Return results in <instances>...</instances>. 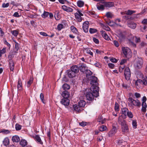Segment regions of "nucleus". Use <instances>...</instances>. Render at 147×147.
<instances>
[{"label":"nucleus","mask_w":147,"mask_h":147,"mask_svg":"<svg viewBox=\"0 0 147 147\" xmlns=\"http://www.w3.org/2000/svg\"><path fill=\"white\" fill-rule=\"evenodd\" d=\"M78 104L79 106L81 107L82 108L84 107L85 105L86 102L84 100H81L79 102Z\"/></svg>","instance_id":"nucleus-27"},{"label":"nucleus","mask_w":147,"mask_h":147,"mask_svg":"<svg viewBox=\"0 0 147 147\" xmlns=\"http://www.w3.org/2000/svg\"><path fill=\"white\" fill-rule=\"evenodd\" d=\"M70 29L72 32L74 34H76L78 32V30L76 28L73 26H71Z\"/></svg>","instance_id":"nucleus-34"},{"label":"nucleus","mask_w":147,"mask_h":147,"mask_svg":"<svg viewBox=\"0 0 147 147\" xmlns=\"http://www.w3.org/2000/svg\"><path fill=\"white\" fill-rule=\"evenodd\" d=\"M35 139L36 141L38 143L40 144H42V143L41 140V139L40 137L36 135L35 137Z\"/></svg>","instance_id":"nucleus-35"},{"label":"nucleus","mask_w":147,"mask_h":147,"mask_svg":"<svg viewBox=\"0 0 147 147\" xmlns=\"http://www.w3.org/2000/svg\"><path fill=\"white\" fill-rule=\"evenodd\" d=\"M103 28L105 30L109 31H110V28L107 26H103Z\"/></svg>","instance_id":"nucleus-56"},{"label":"nucleus","mask_w":147,"mask_h":147,"mask_svg":"<svg viewBox=\"0 0 147 147\" xmlns=\"http://www.w3.org/2000/svg\"><path fill=\"white\" fill-rule=\"evenodd\" d=\"M110 60L112 62L116 63L117 61V60L115 58H112L110 59Z\"/></svg>","instance_id":"nucleus-64"},{"label":"nucleus","mask_w":147,"mask_h":147,"mask_svg":"<svg viewBox=\"0 0 147 147\" xmlns=\"http://www.w3.org/2000/svg\"><path fill=\"white\" fill-rule=\"evenodd\" d=\"M103 4L104 6L107 7H111L114 6V3L113 2H103Z\"/></svg>","instance_id":"nucleus-18"},{"label":"nucleus","mask_w":147,"mask_h":147,"mask_svg":"<svg viewBox=\"0 0 147 147\" xmlns=\"http://www.w3.org/2000/svg\"><path fill=\"white\" fill-rule=\"evenodd\" d=\"M10 132V131L7 129H2L1 131V133L5 134H9Z\"/></svg>","instance_id":"nucleus-38"},{"label":"nucleus","mask_w":147,"mask_h":147,"mask_svg":"<svg viewBox=\"0 0 147 147\" xmlns=\"http://www.w3.org/2000/svg\"><path fill=\"white\" fill-rule=\"evenodd\" d=\"M79 124L82 127H84L86 125V123L84 122H81Z\"/></svg>","instance_id":"nucleus-57"},{"label":"nucleus","mask_w":147,"mask_h":147,"mask_svg":"<svg viewBox=\"0 0 147 147\" xmlns=\"http://www.w3.org/2000/svg\"><path fill=\"white\" fill-rule=\"evenodd\" d=\"M9 5V3H3L2 5V7L3 8H6L8 7Z\"/></svg>","instance_id":"nucleus-54"},{"label":"nucleus","mask_w":147,"mask_h":147,"mask_svg":"<svg viewBox=\"0 0 147 147\" xmlns=\"http://www.w3.org/2000/svg\"><path fill=\"white\" fill-rule=\"evenodd\" d=\"M122 51L125 56L127 58L131 57L132 55L131 50L127 47H122Z\"/></svg>","instance_id":"nucleus-3"},{"label":"nucleus","mask_w":147,"mask_h":147,"mask_svg":"<svg viewBox=\"0 0 147 147\" xmlns=\"http://www.w3.org/2000/svg\"><path fill=\"white\" fill-rule=\"evenodd\" d=\"M75 18L77 21L79 22H80L82 21V16L80 15L78 13H74Z\"/></svg>","instance_id":"nucleus-21"},{"label":"nucleus","mask_w":147,"mask_h":147,"mask_svg":"<svg viewBox=\"0 0 147 147\" xmlns=\"http://www.w3.org/2000/svg\"><path fill=\"white\" fill-rule=\"evenodd\" d=\"M79 68L80 70L82 72H84L87 70V67L86 65L84 63L81 64Z\"/></svg>","instance_id":"nucleus-12"},{"label":"nucleus","mask_w":147,"mask_h":147,"mask_svg":"<svg viewBox=\"0 0 147 147\" xmlns=\"http://www.w3.org/2000/svg\"><path fill=\"white\" fill-rule=\"evenodd\" d=\"M122 114L121 115H122V119L125 118L126 117L129 111L128 109L126 108H124L122 109Z\"/></svg>","instance_id":"nucleus-11"},{"label":"nucleus","mask_w":147,"mask_h":147,"mask_svg":"<svg viewBox=\"0 0 147 147\" xmlns=\"http://www.w3.org/2000/svg\"><path fill=\"white\" fill-rule=\"evenodd\" d=\"M87 53L91 55H92L93 53L91 52L90 49L88 48L85 49Z\"/></svg>","instance_id":"nucleus-52"},{"label":"nucleus","mask_w":147,"mask_h":147,"mask_svg":"<svg viewBox=\"0 0 147 147\" xmlns=\"http://www.w3.org/2000/svg\"><path fill=\"white\" fill-rule=\"evenodd\" d=\"M67 72L68 76L70 78H72L76 76V74L71 70H68L67 71Z\"/></svg>","instance_id":"nucleus-19"},{"label":"nucleus","mask_w":147,"mask_h":147,"mask_svg":"<svg viewBox=\"0 0 147 147\" xmlns=\"http://www.w3.org/2000/svg\"><path fill=\"white\" fill-rule=\"evenodd\" d=\"M127 25L129 27L132 29H135L136 26V24L133 22H129L127 23Z\"/></svg>","instance_id":"nucleus-14"},{"label":"nucleus","mask_w":147,"mask_h":147,"mask_svg":"<svg viewBox=\"0 0 147 147\" xmlns=\"http://www.w3.org/2000/svg\"><path fill=\"white\" fill-rule=\"evenodd\" d=\"M9 64L10 70L13 71L14 68V65L13 62L12 61H10L9 62Z\"/></svg>","instance_id":"nucleus-28"},{"label":"nucleus","mask_w":147,"mask_h":147,"mask_svg":"<svg viewBox=\"0 0 147 147\" xmlns=\"http://www.w3.org/2000/svg\"><path fill=\"white\" fill-rule=\"evenodd\" d=\"M127 115L130 118H132L133 117V115L131 111H128Z\"/></svg>","instance_id":"nucleus-45"},{"label":"nucleus","mask_w":147,"mask_h":147,"mask_svg":"<svg viewBox=\"0 0 147 147\" xmlns=\"http://www.w3.org/2000/svg\"><path fill=\"white\" fill-rule=\"evenodd\" d=\"M126 62V60L125 59H122L120 63L121 65H123Z\"/></svg>","instance_id":"nucleus-63"},{"label":"nucleus","mask_w":147,"mask_h":147,"mask_svg":"<svg viewBox=\"0 0 147 147\" xmlns=\"http://www.w3.org/2000/svg\"><path fill=\"white\" fill-rule=\"evenodd\" d=\"M106 126L102 125L100 127L99 130L101 131H103L106 129Z\"/></svg>","instance_id":"nucleus-53"},{"label":"nucleus","mask_w":147,"mask_h":147,"mask_svg":"<svg viewBox=\"0 0 147 147\" xmlns=\"http://www.w3.org/2000/svg\"><path fill=\"white\" fill-rule=\"evenodd\" d=\"M117 128L116 127L114 126H113L112 129L108 133V136L110 137H111L114 136L117 132Z\"/></svg>","instance_id":"nucleus-8"},{"label":"nucleus","mask_w":147,"mask_h":147,"mask_svg":"<svg viewBox=\"0 0 147 147\" xmlns=\"http://www.w3.org/2000/svg\"><path fill=\"white\" fill-rule=\"evenodd\" d=\"M135 85L137 88H139L144 86L142 84V80L140 79H138L135 82Z\"/></svg>","instance_id":"nucleus-10"},{"label":"nucleus","mask_w":147,"mask_h":147,"mask_svg":"<svg viewBox=\"0 0 147 147\" xmlns=\"http://www.w3.org/2000/svg\"><path fill=\"white\" fill-rule=\"evenodd\" d=\"M143 64V61L141 58H138L136 59L134 66L136 68L140 69L141 68Z\"/></svg>","instance_id":"nucleus-5"},{"label":"nucleus","mask_w":147,"mask_h":147,"mask_svg":"<svg viewBox=\"0 0 147 147\" xmlns=\"http://www.w3.org/2000/svg\"><path fill=\"white\" fill-rule=\"evenodd\" d=\"M106 16L108 18H111L113 16V14L110 12H108L106 13Z\"/></svg>","instance_id":"nucleus-42"},{"label":"nucleus","mask_w":147,"mask_h":147,"mask_svg":"<svg viewBox=\"0 0 147 147\" xmlns=\"http://www.w3.org/2000/svg\"><path fill=\"white\" fill-rule=\"evenodd\" d=\"M33 79L32 78H31L29 80V81L27 82L26 84V86L28 88L29 87L31 84L33 82Z\"/></svg>","instance_id":"nucleus-30"},{"label":"nucleus","mask_w":147,"mask_h":147,"mask_svg":"<svg viewBox=\"0 0 147 147\" xmlns=\"http://www.w3.org/2000/svg\"><path fill=\"white\" fill-rule=\"evenodd\" d=\"M40 98L42 102L44 104L45 103V101L44 99V95L43 94L41 93L40 95Z\"/></svg>","instance_id":"nucleus-47"},{"label":"nucleus","mask_w":147,"mask_h":147,"mask_svg":"<svg viewBox=\"0 0 147 147\" xmlns=\"http://www.w3.org/2000/svg\"><path fill=\"white\" fill-rule=\"evenodd\" d=\"M124 75L126 79L129 80L130 77V69L128 67H126L125 70Z\"/></svg>","instance_id":"nucleus-7"},{"label":"nucleus","mask_w":147,"mask_h":147,"mask_svg":"<svg viewBox=\"0 0 147 147\" xmlns=\"http://www.w3.org/2000/svg\"><path fill=\"white\" fill-rule=\"evenodd\" d=\"M129 103H130L131 106H135L140 107L141 105L140 101L138 100H134L131 98H129L128 99Z\"/></svg>","instance_id":"nucleus-4"},{"label":"nucleus","mask_w":147,"mask_h":147,"mask_svg":"<svg viewBox=\"0 0 147 147\" xmlns=\"http://www.w3.org/2000/svg\"><path fill=\"white\" fill-rule=\"evenodd\" d=\"M77 5L79 7H82L84 5V3L82 1H79L77 2Z\"/></svg>","instance_id":"nucleus-36"},{"label":"nucleus","mask_w":147,"mask_h":147,"mask_svg":"<svg viewBox=\"0 0 147 147\" xmlns=\"http://www.w3.org/2000/svg\"><path fill=\"white\" fill-rule=\"evenodd\" d=\"M134 95L135 97L137 98H138L140 97L141 95L140 94L136 92L134 94Z\"/></svg>","instance_id":"nucleus-58"},{"label":"nucleus","mask_w":147,"mask_h":147,"mask_svg":"<svg viewBox=\"0 0 147 147\" xmlns=\"http://www.w3.org/2000/svg\"><path fill=\"white\" fill-rule=\"evenodd\" d=\"M13 16L16 17H19L20 16L18 12H15L13 15Z\"/></svg>","instance_id":"nucleus-61"},{"label":"nucleus","mask_w":147,"mask_h":147,"mask_svg":"<svg viewBox=\"0 0 147 147\" xmlns=\"http://www.w3.org/2000/svg\"><path fill=\"white\" fill-rule=\"evenodd\" d=\"M20 144L22 146H25L27 145V142L25 140H22L20 142Z\"/></svg>","instance_id":"nucleus-32"},{"label":"nucleus","mask_w":147,"mask_h":147,"mask_svg":"<svg viewBox=\"0 0 147 147\" xmlns=\"http://www.w3.org/2000/svg\"><path fill=\"white\" fill-rule=\"evenodd\" d=\"M89 31L90 33L93 34L96 32L97 30L96 29L92 28H90Z\"/></svg>","instance_id":"nucleus-44"},{"label":"nucleus","mask_w":147,"mask_h":147,"mask_svg":"<svg viewBox=\"0 0 147 147\" xmlns=\"http://www.w3.org/2000/svg\"><path fill=\"white\" fill-rule=\"evenodd\" d=\"M71 71L76 74L78 72L79 68L77 65H74L71 67Z\"/></svg>","instance_id":"nucleus-20"},{"label":"nucleus","mask_w":147,"mask_h":147,"mask_svg":"<svg viewBox=\"0 0 147 147\" xmlns=\"http://www.w3.org/2000/svg\"><path fill=\"white\" fill-rule=\"evenodd\" d=\"M61 95L63 98H68L69 97V94L67 91H65L62 92Z\"/></svg>","instance_id":"nucleus-22"},{"label":"nucleus","mask_w":147,"mask_h":147,"mask_svg":"<svg viewBox=\"0 0 147 147\" xmlns=\"http://www.w3.org/2000/svg\"><path fill=\"white\" fill-rule=\"evenodd\" d=\"M119 124L121 126L122 131L124 133H127L129 131L128 126L126 121L122 119V115L119 116L118 119Z\"/></svg>","instance_id":"nucleus-2"},{"label":"nucleus","mask_w":147,"mask_h":147,"mask_svg":"<svg viewBox=\"0 0 147 147\" xmlns=\"http://www.w3.org/2000/svg\"><path fill=\"white\" fill-rule=\"evenodd\" d=\"M62 88L64 90H66L69 89L70 86L68 84H66L63 85Z\"/></svg>","instance_id":"nucleus-37"},{"label":"nucleus","mask_w":147,"mask_h":147,"mask_svg":"<svg viewBox=\"0 0 147 147\" xmlns=\"http://www.w3.org/2000/svg\"><path fill=\"white\" fill-rule=\"evenodd\" d=\"M98 121L100 123H101L102 124L104 123L105 121V119H103V117L102 116H99L98 119Z\"/></svg>","instance_id":"nucleus-33"},{"label":"nucleus","mask_w":147,"mask_h":147,"mask_svg":"<svg viewBox=\"0 0 147 147\" xmlns=\"http://www.w3.org/2000/svg\"><path fill=\"white\" fill-rule=\"evenodd\" d=\"M11 34L14 36L16 37L18 34V32L17 30H14L11 31Z\"/></svg>","instance_id":"nucleus-40"},{"label":"nucleus","mask_w":147,"mask_h":147,"mask_svg":"<svg viewBox=\"0 0 147 147\" xmlns=\"http://www.w3.org/2000/svg\"><path fill=\"white\" fill-rule=\"evenodd\" d=\"M135 11H134L128 10L126 12V14L127 15H131V14L135 13Z\"/></svg>","instance_id":"nucleus-50"},{"label":"nucleus","mask_w":147,"mask_h":147,"mask_svg":"<svg viewBox=\"0 0 147 147\" xmlns=\"http://www.w3.org/2000/svg\"><path fill=\"white\" fill-rule=\"evenodd\" d=\"M17 88L18 90H21L22 89V82L20 79H19L18 81Z\"/></svg>","instance_id":"nucleus-24"},{"label":"nucleus","mask_w":147,"mask_h":147,"mask_svg":"<svg viewBox=\"0 0 147 147\" xmlns=\"http://www.w3.org/2000/svg\"><path fill=\"white\" fill-rule=\"evenodd\" d=\"M93 40L94 42H95L96 43L98 44L99 43V41L97 39L95 38H93Z\"/></svg>","instance_id":"nucleus-60"},{"label":"nucleus","mask_w":147,"mask_h":147,"mask_svg":"<svg viewBox=\"0 0 147 147\" xmlns=\"http://www.w3.org/2000/svg\"><path fill=\"white\" fill-rule=\"evenodd\" d=\"M49 13L48 12L45 11L44 13L42 14V18H45L47 17L49 15Z\"/></svg>","instance_id":"nucleus-43"},{"label":"nucleus","mask_w":147,"mask_h":147,"mask_svg":"<svg viewBox=\"0 0 147 147\" xmlns=\"http://www.w3.org/2000/svg\"><path fill=\"white\" fill-rule=\"evenodd\" d=\"M105 6H104L103 3H102V5H100L97 6V8L99 10H102L104 9V7Z\"/></svg>","instance_id":"nucleus-39"},{"label":"nucleus","mask_w":147,"mask_h":147,"mask_svg":"<svg viewBox=\"0 0 147 147\" xmlns=\"http://www.w3.org/2000/svg\"><path fill=\"white\" fill-rule=\"evenodd\" d=\"M61 103L65 106H67L69 105V100L68 98H63L61 101Z\"/></svg>","instance_id":"nucleus-13"},{"label":"nucleus","mask_w":147,"mask_h":147,"mask_svg":"<svg viewBox=\"0 0 147 147\" xmlns=\"http://www.w3.org/2000/svg\"><path fill=\"white\" fill-rule=\"evenodd\" d=\"M3 41L4 44L7 46L8 47H9V48H10L11 47V45L8 42H7L5 39H3Z\"/></svg>","instance_id":"nucleus-49"},{"label":"nucleus","mask_w":147,"mask_h":147,"mask_svg":"<svg viewBox=\"0 0 147 147\" xmlns=\"http://www.w3.org/2000/svg\"><path fill=\"white\" fill-rule=\"evenodd\" d=\"M132 125L133 127L135 129L136 128L137 126L136 121L135 120H133L132 122Z\"/></svg>","instance_id":"nucleus-41"},{"label":"nucleus","mask_w":147,"mask_h":147,"mask_svg":"<svg viewBox=\"0 0 147 147\" xmlns=\"http://www.w3.org/2000/svg\"><path fill=\"white\" fill-rule=\"evenodd\" d=\"M115 109L116 111H118L119 110V107L118 104L116 102L115 104Z\"/></svg>","instance_id":"nucleus-46"},{"label":"nucleus","mask_w":147,"mask_h":147,"mask_svg":"<svg viewBox=\"0 0 147 147\" xmlns=\"http://www.w3.org/2000/svg\"><path fill=\"white\" fill-rule=\"evenodd\" d=\"M90 84L92 85L90 88V90L92 92L96 93V96L98 95V92L99 91V88L97 86L98 84L97 82L98 79L95 76H92L90 78Z\"/></svg>","instance_id":"nucleus-1"},{"label":"nucleus","mask_w":147,"mask_h":147,"mask_svg":"<svg viewBox=\"0 0 147 147\" xmlns=\"http://www.w3.org/2000/svg\"><path fill=\"white\" fill-rule=\"evenodd\" d=\"M12 140L13 142H17L20 140V138L19 137L17 136L16 135L13 136L12 137Z\"/></svg>","instance_id":"nucleus-26"},{"label":"nucleus","mask_w":147,"mask_h":147,"mask_svg":"<svg viewBox=\"0 0 147 147\" xmlns=\"http://www.w3.org/2000/svg\"><path fill=\"white\" fill-rule=\"evenodd\" d=\"M62 8L64 11L67 12H71L73 11V9L65 5H63L62 6Z\"/></svg>","instance_id":"nucleus-16"},{"label":"nucleus","mask_w":147,"mask_h":147,"mask_svg":"<svg viewBox=\"0 0 147 147\" xmlns=\"http://www.w3.org/2000/svg\"><path fill=\"white\" fill-rule=\"evenodd\" d=\"M142 84L144 85V86L147 85V77L145 76L142 79Z\"/></svg>","instance_id":"nucleus-31"},{"label":"nucleus","mask_w":147,"mask_h":147,"mask_svg":"<svg viewBox=\"0 0 147 147\" xmlns=\"http://www.w3.org/2000/svg\"><path fill=\"white\" fill-rule=\"evenodd\" d=\"M142 111L144 112H145L146 111L147 105L146 103H144L142 104Z\"/></svg>","instance_id":"nucleus-29"},{"label":"nucleus","mask_w":147,"mask_h":147,"mask_svg":"<svg viewBox=\"0 0 147 147\" xmlns=\"http://www.w3.org/2000/svg\"><path fill=\"white\" fill-rule=\"evenodd\" d=\"M89 22L87 21L85 22L83 24V29L84 31L86 33L88 31L89 28Z\"/></svg>","instance_id":"nucleus-9"},{"label":"nucleus","mask_w":147,"mask_h":147,"mask_svg":"<svg viewBox=\"0 0 147 147\" xmlns=\"http://www.w3.org/2000/svg\"><path fill=\"white\" fill-rule=\"evenodd\" d=\"M63 25L62 24H59L57 26V29L58 31H60L63 28Z\"/></svg>","instance_id":"nucleus-51"},{"label":"nucleus","mask_w":147,"mask_h":147,"mask_svg":"<svg viewBox=\"0 0 147 147\" xmlns=\"http://www.w3.org/2000/svg\"><path fill=\"white\" fill-rule=\"evenodd\" d=\"M22 126L18 124L16 125V129L17 130H19L21 129Z\"/></svg>","instance_id":"nucleus-48"},{"label":"nucleus","mask_w":147,"mask_h":147,"mask_svg":"<svg viewBox=\"0 0 147 147\" xmlns=\"http://www.w3.org/2000/svg\"><path fill=\"white\" fill-rule=\"evenodd\" d=\"M107 24L109 26H121L119 24L115 23V22L113 21H110L108 22Z\"/></svg>","instance_id":"nucleus-23"},{"label":"nucleus","mask_w":147,"mask_h":147,"mask_svg":"<svg viewBox=\"0 0 147 147\" xmlns=\"http://www.w3.org/2000/svg\"><path fill=\"white\" fill-rule=\"evenodd\" d=\"M9 142L8 138L7 137L5 138L3 141V144L5 146H7L9 144Z\"/></svg>","instance_id":"nucleus-25"},{"label":"nucleus","mask_w":147,"mask_h":147,"mask_svg":"<svg viewBox=\"0 0 147 147\" xmlns=\"http://www.w3.org/2000/svg\"><path fill=\"white\" fill-rule=\"evenodd\" d=\"M142 23L143 24H147V19H144L142 22Z\"/></svg>","instance_id":"nucleus-59"},{"label":"nucleus","mask_w":147,"mask_h":147,"mask_svg":"<svg viewBox=\"0 0 147 147\" xmlns=\"http://www.w3.org/2000/svg\"><path fill=\"white\" fill-rule=\"evenodd\" d=\"M74 110L78 112H79L82 111L83 109L82 108L79 106V105H74L73 106Z\"/></svg>","instance_id":"nucleus-15"},{"label":"nucleus","mask_w":147,"mask_h":147,"mask_svg":"<svg viewBox=\"0 0 147 147\" xmlns=\"http://www.w3.org/2000/svg\"><path fill=\"white\" fill-rule=\"evenodd\" d=\"M93 94L90 92H88L86 93V97L87 100H92L94 97H97L98 96V95L96 96V93L95 92H92Z\"/></svg>","instance_id":"nucleus-6"},{"label":"nucleus","mask_w":147,"mask_h":147,"mask_svg":"<svg viewBox=\"0 0 147 147\" xmlns=\"http://www.w3.org/2000/svg\"><path fill=\"white\" fill-rule=\"evenodd\" d=\"M100 33L103 37L105 40H110V38L105 31L103 30L101 31Z\"/></svg>","instance_id":"nucleus-17"},{"label":"nucleus","mask_w":147,"mask_h":147,"mask_svg":"<svg viewBox=\"0 0 147 147\" xmlns=\"http://www.w3.org/2000/svg\"><path fill=\"white\" fill-rule=\"evenodd\" d=\"M108 65L109 68L111 69H113L115 65L111 63H109L108 64Z\"/></svg>","instance_id":"nucleus-55"},{"label":"nucleus","mask_w":147,"mask_h":147,"mask_svg":"<svg viewBox=\"0 0 147 147\" xmlns=\"http://www.w3.org/2000/svg\"><path fill=\"white\" fill-rule=\"evenodd\" d=\"M137 15L135 14L132 16L130 18L131 19L133 20L135 18H137Z\"/></svg>","instance_id":"nucleus-62"}]
</instances>
